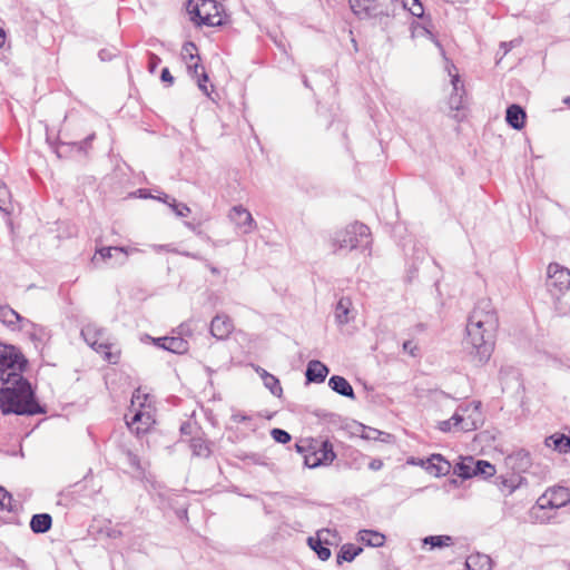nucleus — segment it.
<instances>
[{"label": "nucleus", "mask_w": 570, "mask_h": 570, "mask_svg": "<svg viewBox=\"0 0 570 570\" xmlns=\"http://www.w3.org/2000/svg\"><path fill=\"white\" fill-rule=\"evenodd\" d=\"M27 365V358L17 350L12 364L0 380V410L3 415L31 416L47 413L46 405L39 403L31 383L23 376Z\"/></svg>", "instance_id": "f257e3e1"}, {"label": "nucleus", "mask_w": 570, "mask_h": 570, "mask_svg": "<svg viewBox=\"0 0 570 570\" xmlns=\"http://www.w3.org/2000/svg\"><path fill=\"white\" fill-rule=\"evenodd\" d=\"M498 326L499 318L492 302L480 299L469 316L464 341L465 347L480 364L487 363L492 355Z\"/></svg>", "instance_id": "f03ea898"}, {"label": "nucleus", "mask_w": 570, "mask_h": 570, "mask_svg": "<svg viewBox=\"0 0 570 570\" xmlns=\"http://www.w3.org/2000/svg\"><path fill=\"white\" fill-rule=\"evenodd\" d=\"M371 244V230L365 224L360 222L336 230L330 238L332 253L335 255L357 249L365 250Z\"/></svg>", "instance_id": "7ed1b4c3"}, {"label": "nucleus", "mask_w": 570, "mask_h": 570, "mask_svg": "<svg viewBox=\"0 0 570 570\" xmlns=\"http://www.w3.org/2000/svg\"><path fill=\"white\" fill-rule=\"evenodd\" d=\"M188 11L191 20L199 26L218 27L224 23V7L216 0H190Z\"/></svg>", "instance_id": "20e7f679"}, {"label": "nucleus", "mask_w": 570, "mask_h": 570, "mask_svg": "<svg viewBox=\"0 0 570 570\" xmlns=\"http://www.w3.org/2000/svg\"><path fill=\"white\" fill-rule=\"evenodd\" d=\"M570 503V490L566 487L556 485L549 488L541 497L538 498L534 507L531 509V515L539 520L537 514L539 511L547 509L556 510ZM550 517L540 518V521L549 520Z\"/></svg>", "instance_id": "39448f33"}, {"label": "nucleus", "mask_w": 570, "mask_h": 570, "mask_svg": "<svg viewBox=\"0 0 570 570\" xmlns=\"http://www.w3.org/2000/svg\"><path fill=\"white\" fill-rule=\"evenodd\" d=\"M138 252H140V249L129 246H102L96 249L91 263L98 266L100 262L107 263L114 259L111 266L119 267L127 263L129 255Z\"/></svg>", "instance_id": "423d86ee"}, {"label": "nucleus", "mask_w": 570, "mask_h": 570, "mask_svg": "<svg viewBox=\"0 0 570 570\" xmlns=\"http://www.w3.org/2000/svg\"><path fill=\"white\" fill-rule=\"evenodd\" d=\"M336 459L333 444L328 439L313 443L312 451L305 455V466L315 469L321 465H328Z\"/></svg>", "instance_id": "0eeeda50"}, {"label": "nucleus", "mask_w": 570, "mask_h": 570, "mask_svg": "<svg viewBox=\"0 0 570 570\" xmlns=\"http://www.w3.org/2000/svg\"><path fill=\"white\" fill-rule=\"evenodd\" d=\"M154 191L156 194H151V190L146 188L137 190L140 198H153L167 204L177 217H186L189 215L190 208L186 204L177 202L161 190L155 189Z\"/></svg>", "instance_id": "6e6552de"}, {"label": "nucleus", "mask_w": 570, "mask_h": 570, "mask_svg": "<svg viewBox=\"0 0 570 570\" xmlns=\"http://www.w3.org/2000/svg\"><path fill=\"white\" fill-rule=\"evenodd\" d=\"M229 220L234 224L239 234H249L256 228V222L252 214L242 205L232 207L228 214Z\"/></svg>", "instance_id": "1a4fd4ad"}, {"label": "nucleus", "mask_w": 570, "mask_h": 570, "mask_svg": "<svg viewBox=\"0 0 570 570\" xmlns=\"http://www.w3.org/2000/svg\"><path fill=\"white\" fill-rule=\"evenodd\" d=\"M505 463L517 475H521L522 473L537 474L531 471L533 468L532 458L530 452L525 449H518L510 453L505 458Z\"/></svg>", "instance_id": "9d476101"}, {"label": "nucleus", "mask_w": 570, "mask_h": 570, "mask_svg": "<svg viewBox=\"0 0 570 570\" xmlns=\"http://www.w3.org/2000/svg\"><path fill=\"white\" fill-rule=\"evenodd\" d=\"M549 286L558 288L560 292L570 287V271L560 266L557 263H551L548 266Z\"/></svg>", "instance_id": "9b49d317"}, {"label": "nucleus", "mask_w": 570, "mask_h": 570, "mask_svg": "<svg viewBox=\"0 0 570 570\" xmlns=\"http://www.w3.org/2000/svg\"><path fill=\"white\" fill-rule=\"evenodd\" d=\"M420 465L434 476L446 475L452 469L451 463L441 454H432L426 460H420Z\"/></svg>", "instance_id": "f8f14e48"}, {"label": "nucleus", "mask_w": 570, "mask_h": 570, "mask_svg": "<svg viewBox=\"0 0 570 570\" xmlns=\"http://www.w3.org/2000/svg\"><path fill=\"white\" fill-rule=\"evenodd\" d=\"M328 529H322L316 533V537H308L307 544L316 553L320 560L326 561L331 558L332 551L328 547L327 539H323V533H330Z\"/></svg>", "instance_id": "ddd939ff"}, {"label": "nucleus", "mask_w": 570, "mask_h": 570, "mask_svg": "<svg viewBox=\"0 0 570 570\" xmlns=\"http://www.w3.org/2000/svg\"><path fill=\"white\" fill-rule=\"evenodd\" d=\"M94 331L91 330V326H87L81 330V335L83 340L90 345L95 351L98 353L104 354L105 360H107L109 363H117L118 355H115L110 352V344L105 341L99 340H91L90 335Z\"/></svg>", "instance_id": "4468645a"}, {"label": "nucleus", "mask_w": 570, "mask_h": 570, "mask_svg": "<svg viewBox=\"0 0 570 570\" xmlns=\"http://www.w3.org/2000/svg\"><path fill=\"white\" fill-rule=\"evenodd\" d=\"M233 330V321L227 315H216L210 322V334L217 340L227 338Z\"/></svg>", "instance_id": "2eb2a0df"}, {"label": "nucleus", "mask_w": 570, "mask_h": 570, "mask_svg": "<svg viewBox=\"0 0 570 570\" xmlns=\"http://www.w3.org/2000/svg\"><path fill=\"white\" fill-rule=\"evenodd\" d=\"M453 428L468 432L475 430L476 424L473 421L464 419L459 413H454L449 420L439 422V429L442 432H450Z\"/></svg>", "instance_id": "dca6fc26"}, {"label": "nucleus", "mask_w": 570, "mask_h": 570, "mask_svg": "<svg viewBox=\"0 0 570 570\" xmlns=\"http://www.w3.org/2000/svg\"><path fill=\"white\" fill-rule=\"evenodd\" d=\"M330 372L327 365L318 360H312L306 366V382L323 383Z\"/></svg>", "instance_id": "f3484780"}, {"label": "nucleus", "mask_w": 570, "mask_h": 570, "mask_svg": "<svg viewBox=\"0 0 570 570\" xmlns=\"http://www.w3.org/2000/svg\"><path fill=\"white\" fill-rule=\"evenodd\" d=\"M497 485L501 491H507V495L512 494L517 489L528 485V481L522 475H517L515 473L511 476L500 475L497 478Z\"/></svg>", "instance_id": "a211bd4d"}, {"label": "nucleus", "mask_w": 570, "mask_h": 570, "mask_svg": "<svg viewBox=\"0 0 570 570\" xmlns=\"http://www.w3.org/2000/svg\"><path fill=\"white\" fill-rule=\"evenodd\" d=\"M151 422V416L149 414L144 413L140 410H137L130 421L127 422V425L131 432L136 435L145 434L148 430V426Z\"/></svg>", "instance_id": "6ab92c4d"}, {"label": "nucleus", "mask_w": 570, "mask_h": 570, "mask_svg": "<svg viewBox=\"0 0 570 570\" xmlns=\"http://www.w3.org/2000/svg\"><path fill=\"white\" fill-rule=\"evenodd\" d=\"M94 138H95V134H91L81 141L59 142L56 147V153H57L58 157L65 156L68 151H76L79 154L86 153L88 146L94 140Z\"/></svg>", "instance_id": "aec40b11"}, {"label": "nucleus", "mask_w": 570, "mask_h": 570, "mask_svg": "<svg viewBox=\"0 0 570 570\" xmlns=\"http://www.w3.org/2000/svg\"><path fill=\"white\" fill-rule=\"evenodd\" d=\"M328 386L332 389V391H334L335 393H337L344 397H347L351 400L355 399V393H354V390H353L351 383L345 377H343L341 375L331 376L328 380Z\"/></svg>", "instance_id": "412c9836"}, {"label": "nucleus", "mask_w": 570, "mask_h": 570, "mask_svg": "<svg viewBox=\"0 0 570 570\" xmlns=\"http://www.w3.org/2000/svg\"><path fill=\"white\" fill-rule=\"evenodd\" d=\"M525 111L519 105H511L507 108L505 120L513 129L520 130L525 124Z\"/></svg>", "instance_id": "4be33fe9"}, {"label": "nucleus", "mask_w": 570, "mask_h": 570, "mask_svg": "<svg viewBox=\"0 0 570 570\" xmlns=\"http://www.w3.org/2000/svg\"><path fill=\"white\" fill-rule=\"evenodd\" d=\"M29 525L36 534L47 533L52 527V517L49 513H36L31 517Z\"/></svg>", "instance_id": "5701e85b"}, {"label": "nucleus", "mask_w": 570, "mask_h": 570, "mask_svg": "<svg viewBox=\"0 0 570 570\" xmlns=\"http://www.w3.org/2000/svg\"><path fill=\"white\" fill-rule=\"evenodd\" d=\"M188 73L193 78H197V85L198 88L207 96L209 97V92L207 90L206 82L208 81V76L204 70V67L199 63V60H195L191 62L186 63Z\"/></svg>", "instance_id": "b1692460"}, {"label": "nucleus", "mask_w": 570, "mask_h": 570, "mask_svg": "<svg viewBox=\"0 0 570 570\" xmlns=\"http://www.w3.org/2000/svg\"><path fill=\"white\" fill-rule=\"evenodd\" d=\"M544 444L547 448H552L554 451L559 453L570 452V436L563 433H554L546 438Z\"/></svg>", "instance_id": "393cba45"}, {"label": "nucleus", "mask_w": 570, "mask_h": 570, "mask_svg": "<svg viewBox=\"0 0 570 570\" xmlns=\"http://www.w3.org/2000/svg\"><path fill=\"white\" fill-rule=\"evenodd\" d=\"M492 560L483 553L470 554L465 560V570H491Z\"/></svg>", "instance_id": "a878e982"}, {"label": "nucleus", "mask_w": 570, "mask_h": 570, "mask_svg": "<svg viewBox=\"0 0 570 570\" xmlns=\"http://www.w3.org/2000/svg\"><path fill=\"white\" fill-rule=\"evenodd\" d=\"M362 547L353 543H345L340 548L336 554V563L341 566L343 562H352L360 553H362Z\"/></svg>", "instance_id": "bb28decb"}, {"label": "nucleus", "mask_w": 570, "mask_h": 570, "mask_svg": "<svg viewBox=\"0 0 570 570\" xmlns=\"http://www.w3.org/2000/svg\"><path fill=\"white\" fill-rule=\"evenodd\" d=\"M357 535L361 542L373 548L382 547L385 542V535L374 530H361Z\"/></svg>", "instance_id": "cd10ccee"}, {"label": "nucleus", "mask_w": 570, "mask_h": 570, "mask_svg": "<svg viewBox=\"0 0 570 570\" xmlns=\"http://www.w3.org/2000/svg\"><path fill=\"white\" fill-rule=\"evenodd\" d=\"M159 341L167 342L168 345H166V351L175 354H184L189 348L188 342L181 336H164L160 337Z\"/></svg>", "instance_id": "c85d7f7f"}, {"label": "nucleus", "mask_w": 570, "mask_h": 570, "mask_svg": "<svg viewBox=\"0 0 570 570\" xmlns=\"http://www.w3.org/2000/svg\"><path fill=\"white\" fill-rule=\"evenodd\" d=\"M473 464V476H482L484 479L491 478L495 474V466L485 460H470Z\"/></svg>", "instance_id": "c756f323"}, {"label": "nucleus", "mask_w": 570, "mask_h": 570, "mask_svg": "<svg viewBox=\"0 0 570 570\" xmlns=\"http://www.w3.org/2000/svg\"><path fill=\"white\" fill-rule=\"evenodd\" d=\"M189 445L196 456L209 458L212 454L210 443L202 436L191 438Z\"/></svg>", "instance_id": "7c9ffc66"}, {"label": "nucleus", "mask_w": 570, "mask_h": 570, "mask_svg": "<svg viewBox=\"0 0 570 570\" xmlns=\"http://www.w3.org/2000/svg\"><path fill=\"white\" fill-rule=\"evenodd\" d=\"M17 348L11 345H4L0 343V380L4 375L6 371H8V366L12 364V357Z\"/></svg>", "instance_id": "2f4dec72"}, {"label": "nucleus", "mask_w": 570, "mask_h": 570, "mask_svg": "<svg viewBox=\"0 0 570 570\" xmlns=\"http://www.w3.org/2000/svg\"><path fill=\"white\" fill-rule=\"evenodd\" d=\"M0 321L7 326L11 327L18 322H24V320L18 312L11 308L9 305L0 306Z\"/></svg>", "instance_id": "473e14b6"}, {"label": "nucleus", "mask_w": 570, "mask_h": 570, "mask_svg": "<svg viewBox=\"0 0 570 570\" xmlns=\"http://www.w3.org/2000/svg\"><path fill=\"white\" fill-rule=\"evenodd\" d=\"M470 460H474V458L473 456L461 458L460 462H458L453 466V473L463 480L473 478V464L468 462Z\"/></svg>", "instance_id": "72a5a7b5"}, {"label": "nucleus", "mask_w": 570, "mask_h": 570, "mask_svg": "<svg viewBox=\"0 0 570 570\" xmlns=\"http://www.w3.org/2000/svg\"><path fill=\"white\" fill-rule=\"evenodd\" d=\"M350 307H351V301L350 298L342 297L335 308V318L338 324H347L350 322Z\"/></svg>", "instance_id": "f704fd0d"}, {"label": "nucleus", "mask_w": 570, "mask_h": 570, "mask_svg": "<svg viewBox=\"0 0 570 570\" xmlns=\"http://www.w3.org/2000/svg\"><path fill=\"white\" fill-rule=\"evenodd\" d=\"M423 546H430L431 549L444 548L453 543V538L450 535H428L422 539Z\"/></svg>", "instance_id": "c9c22d12"}, {"label": "nucleus", "mask_w": 570, "mask_h": 570, "mask_svg": "<svg viewBox=\"0 0 570 570\" xmlns=\"http://www.w3.org/2000/svg\"><path fill=\"white\" fill-rule=\"evenodd\" d=\"M264 385L266 389L269 390V392L274 396H277V397L282 396L283 389L281 386L279 380L275 375L268 373L267 371H264Z\"/></svg>", "instance_id": "e433bc0d"}, {"label": "nucleus", "mask_w": 570, "mask_h": 570, "mask_svg": "<svg viewBox=\"0 0 570 570\" xmlns=\"http://www.w3.org/2000/svg\"><path fill=\"white\" fill-rule=\"evenodd\" d=\"M12 202L11 190L4 180H0V210L9 213Z\"/></svg>", "instance_id": "4c0bfd02"}, {"label": "nucleus", "mask_w": 570, "mask_h": 570, "mask_svg": "<svg viewBox=\"0 0 570 570\" xmlns=\"http://www.w3.org/2000/svg\"><path fill=\"white\" fill-rule=\"evenodd\" d=\"M354 433L358 434L364 440H377L381 435L384 434L383 432H381L376 429L366 426L362 423H357L355 425Z\"/></svg>", "instance_id": "58836bf2"}, {"label": "nucleus", "mask_w": 570, "mask_h": 570, "mask_svg": "<svg viewBox=\"0 0 570 570\" xmlns=\"http://www.w3.org/2000/svg\"><path fill=\"white\" fill-rule=\"evenodd\" d=\"M445 70L451 77V85L453 87V91H462L464 92L463 83L460 79L459 73L456 72V67L446 60Z\"/></svg>", "instance_id": "ea45409f"}, {"label": "nucleus", "mask_w": 570, "mask_h": 570, "mask_svg": "<svg viewBox=\"0 0 570 570\" xmlns=\"http://www.w3.org/2000/svg\"><path fill=\"white\" fill-rule=\"evenodd\" d=\"M352 11L357 14H368L374 0H348Z\"/></svg>", "instance_id": "a19ab883"}, {"label": "nucleus", "mask_w": 570, "mask_h": 570, "mask_svg": "<svg viewBox=\"0 0 570 570\" xmlns=\"http://www.w3.org/2000/svg\"><path fill=\"white\" fill-rule=\"evenodd\" d=\"M181 57L186 63L195 60H200V57L197 53V47L191 41H187L184 43L181 48Z\"/></svg>", "instance_id": "79ce46f5"}, {"label": "nucleus", "mask_w": 570, "mask_h": 570, "mask_svg": "<svg viewBox=\"0 0 570 570\" xmlns=\"http://www.w3.org/2000/svg\"><path fill=\"white\" fill-rule=\"evenodd\" d=\"M12 494L2 485H0V510L12 512Z\"/></svg>", "instance_id": "37998d69"}, {"label": "nucleus", "mask_w": 570, "mask_h": 570, "mask_svg": "<svg viewBox=\"0 0 570 570\" xmlns=\"http://www.w3.org/2000/svg\"><path fill=\"white\" fill-rule=\"evenodd\" d=\"M404 10H409L414 17H422L424 9L420 0H401Z\"/></svg>", "instance_id": "c03bdc74"}, {"label": "nucleus", "mask_w": 570, "mask_h": 570, "mask_svg": "<svg viewBox=\"0 0 570 570\" xmlns=\"http://www.w3.org/2000/svg\"><path fill=\"white\" fill-rule=\"evenodd\" d=\"M26 324L30 325L32 327V332L30 333V337L32 341H38V342H45L49 336H48V332L45 327L42 326H39L37 324H35L33 322L27 320L26 321Z\"/></svg>", "instance_id": "a18cd8bd"}, {"label": "nucleus", "mask_w": 570, "mask_h": 570, "mask_svg": "<svg viewBox=\"0 0 570 570\" xmlns=\"http://www.w3.org/2000/svg\"><path fill=\"white\" fill-rule=\"evenodd\" d=\"M271 436L275 442L281 444H286L292 440V435L287 431L279 428L272 429Z\"/></svg>", "instance_id": "49530a36"}, {"label": "nucleus", "mask_w": 570, "mask_h": 570, "mask_svg": "<svg viewBox=\"0 0 570 570\" xmlns=\"http://www.w3.org/2000/svg\"><path fill=\"white\" fill-rule=\"evenodd\" d=\"M402 350L404 353L411 355L412 357H420L421 356V350L416 342L413 340H406L402 344Z\"/></svg>", "instance_id": "de8ad7c7"}, {"label": "nucleus", "mask_w": 570, "mask_h": 570, "mask_svg": "<svg viewBox=\"0 0 570 570\" xmlns=\"http://www.w3.org/2000/svg\"><path fill=\"white\" fill-rule=\"evenodd\" d=\"M449 106L452 110H460L463 107V92L453 91L449 98Z\"/></svg>", "instance_id": "09e8293b"}, {"label": "nucleus", "mask_w": 570, "mask_h": 570, "mask_svg": "<svg viewBox=\"0 0 570 570\" xmlns=\"http://www.w3.org/2000/svg\"><path fill=\"white\" fill-rule=\"evenodd\" d=\"M314 442L315 440L313 439L301 440L295 444V449L299 454H303V456L305 458V455L309 454V452L312 451Z\"/></svg>", "instance_id": "8fccbe9b"}, {"label": "nucleus", "mask_w": 570, "mask_h": 570, "mask_svg": "<svg viewBox=\"0 0 570 570\" xmlns=\"http://www.w3.org/2000/svg\"><path fill=\"white\" fill-rule=\"evenodd\" d=\"M161 59L154 52H148V71L154 73L158 68Z\"/></svg>", "instance_id": "3c124183"}, {"label": "nucleus", "mask_w": 570, "mask_h": 570, "mask_svg": "<svg viewBox=\"0 0 570 570\" xmlns=\"http://www.w3.org/2000/svg\"><path fill=\"white\" fill-rule=\"evenodd\" d=\"M160 79L164 82H168L169 86H171L174 83V77L171 76L168 68L161 69Z\"/></svg>", "instance_id": "603ef678"}, {"label": "nucleus", "mask_w": 570, "mask_h": 570, "mask_svg": "<svg viewBox=\"0 0 570 570\" xmlns=\"http://www.w3.org/2000/svg\"><path fill=\"white\" fill-rule=\"evenodd\" d=\"M98 56H99L100 60H102V61H109V60H111V59L116 56V53H115V52H112V51H111V50H109V49H101V50L98 52Z\"/></svg>", "instance_id": "864d4df0"}, {"label": "nucleus", "mask_w": 570, "mask_h": 570, "mask_svg": "<svg viewBox=\"0 0 570 570\" xmlns=\"http://www.w3.org/2000/svg\"><path fill=\"white\" fill-rule=\"evenodd\" d=\"M178 255H181V256H185V257H189V258H193V259H197V261H205V258L203 256H200L198 253H191V252H187V250H179L177 252Z\"/></svg>", "instance_id": "5fc2aeb1"}, {"label": "nucleus", "mask_w": 570, "mask_h": 570, "mask_svg": "<svg viewBox=\"0 0 570 570\" xmlns=\"http://www.w3.org/2000/svg\"><path fill=\"white\" fill-rule=\"evenodd\" d=\"M232 420L235 422V423H243V422H246V421H249L250 420V416L246 415V414H243V413H234L232 415Z\"/></svg>", "instance_id": "6e6d98bb"}, {"label": "nucleus", "mask_w": 570, "mask_h": 570, "mask_svg": "<svg viewBox=\"0 0 570 570\" xmlns=\"http://www.w3.org/2000/svg\"><path fill=\"white\" fill-rule=\"evenodd\" d=\"M106 534L108 538H111V539H118V538L122 537L121 530L116 529V528L107 529Z\"/></svg>", "instance_id": "4d7b16f0"}, {"label": "nucleus", "mask_w": 570, "mask_h": 570, "mask_svg": "<svg viewBox=\"0 0 570 570\" xmlns=\"http://www.w3.org/2000/svg\"><path fill=\"white\" fill-rule=\"evenodd\" d=\"M154 248H155L156 250H158V252H159V250H166V252H170V253H175V254H177V252H179L178 249L173 248V247H171V245H169V244H165V245H154Z\"/></svg>", "instance_id": "13d9d810"}, {"label": "nucleus", "mask_w": 570, "mask_h": 570, "mask_svg": "<svg viewBox=\"0 0 570 570\" xmlns=\"http://www.w3.org/2000/svg\"><path fill=\"white\" fill-rule=\"evenodd\" d=\"M416 276H417V268L414 265H412L407 271L406 282L411 283Z\"/></svg>", "instance_id": "bf43d9fd"}, {"label": "nucleus", "mask_w": 570, "mask_h": 570, "mask_svg": "<svg viewBox=\"0 0 570 570\" xmlns=\"http://www.w3.org/2000/svg\"><path fill=\"white\" fill-rule=\"evenodd\" d=\"M382 465H383V462H382L381 460H379V459H373V460L370 462L368 468H370L371 470L376 471V470H380V469L382 468Z\"/></svg>", "instance_id": "052dcab7"}, {"label": "nucleus", "mask_w": 570, "mask_h": 570, "mask_svg": "<svg viewBox=\"0 0 570 570\" xmlns=\"http://www.w3.org/2000/svg\"><path fill=\"white\" fill-rule=\"evenodd\" d=\"M185 226L187 228H189L190 230H193L195 234H197L198 236H202L203 235V232L198 228L199 226L198 225H195L190 222H185Z\"/></svg>", "instance_id": "680f3d73"}, {"label": "nucleus", "mask_w": 570, "mask_h": 570, "mask_svg": "<svg viewBox=\"0 0 570 570\" xmlns=\"http://www.w3.org/2000/svg\"><path fill=\"white\" fill-rule=\"evenodd\" d=\"M129 462L131 466L139 468V459L137 455L129 452Z\"/></svg>", "instance_id": "e2e57ef3"}, {"label": "nucleus", "mask_w": 570, "mask_h": 570, "mask_svg": "<svg viewBox=\"0 0 570 570\" xmlns=\"http://www.w3.org/2000/svg\"><path fill=\"white\" fill-rule=\"evenodd\" d=\"M91 330L94 331L90 335L91 340H99L104 335L102 330H96L94 327H91Z\"/></svg>", "instance_id": "0e129e2a"}, {"label": "nucleus", "mask_w": 570, "mask_h": 570, "mask_svg": "<svg viewBox=\"0 0 570 570\" xmlns=\"http://www.w3.org/2000/svg\"><path fill=\"white\" fill-rule=\"evenodd\" d=\"M203 262L205 263L206 267H208L212 274L219 275V269L217 267L213 266L207 259Z\"/></svg>", "instance_id": "69168bd1"}, {"label": "nucleus", "mask_w": 570, "mask_h": 570, "mask_svg": "<svg viewBox=\"0 0 570 570\" xmlns=\"http://www.w3.org/2000/svg\"><path fill=\"white\" fill-rule=\"evenodd\" d=\"M159 340H160V337L153 338L154 344H155L156 346H158V347H160V348H163V350H165V351H166V345H168V343H167V342H165V341H159Z\"/></svg>", "instance_id": "338daca9"}, {"label": "nucleus", "mask_w": 570, "mask_h": 570, "mask_svg": "<svg viewBox=\"0 0 570 570\" xmlns=\"http://www.w3.org/2000/svg\"><path fill=\"white\" fill-rule=\"evenodd\" d=\"M501 47L504 49V52L507 53L512 48V42H503Z\"/></svg>", "instance_id": "774afa93"}]
</instances>
